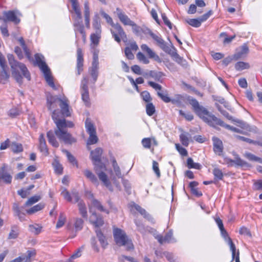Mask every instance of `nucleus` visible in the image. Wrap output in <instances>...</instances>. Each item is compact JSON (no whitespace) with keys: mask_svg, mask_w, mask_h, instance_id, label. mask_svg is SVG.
<instances>
[{"mask_svg":"<svg viewBox=\"0 0 262 262\" xmlns=\"http://www.w3.org/2000/svg\"><path fill=\"white\" fill-rule=\"evenodd\" d=\"M60 113L59 110H54L52 114V118L56 124V128L54 133L52 130H49L47 133V137L49 142L55 147L59 146V143L56 140L54 134L61 141L66 144H72L76 142V139L72 137L71 134L68 132L67 128H72L74 124L71 121H67L65 119L60 118Z\"/></svg>","mask_w":262,"mask_h":262,"instance_id":"nucleus-1","label":"nucleus"},{"mask_svg":"<svg viewBox=\"0 0 262 262\" xmlns=\"http://www.w3.org/2000/svg\"><path fill=\"white\" fill-rule=\"evenodd\" d=\"M188 100L196 115L209 125L215 127V125H219L234 132L244 134L240 129L226 124L220 119L210 113L205 107L201 105L196 99L189 98Z\"/></svg>","mask_w":262,"mask_h":262,"instance_id":"nucleus-2","label":"nucleus"},{"mask_svg":"<svg viewBox=\"0 0 262 262\" xmlns=\"http://www.w3.org/2000/svg\"><path fill=\"white\" fill-rule=\"evenodd\" d=\"M9 64L11 66L12 76L15 78L16 81L20 84L23 82V77L19 73L21 71L23 76L28 80L31 79L30 74L26 67L23 63L16 61L12 54H8L7 56Z\"/></svg>","mask_w":262,"mask_h":262,"instance_id":"nucleus-3","label":"nucleus"},{"mask_svg":"<svg viewBox=\"0 0 262 262\" xmlns=\"http://www.w3.org/2000/svg\"><path fill=\"white\" fill-rule=\"evenodd\" d=\"M35 61L44 74L46 80L49 86L54 89H56L55 85L53 80V77L49 68L43 61L44 57L39 54L35 55Z\"/></svg>","mask_w":262,"mask_h":262,"instance_id":"nucleus-4","label":"nucleus"},{"mask_svg":"<svg viewBox=\"0 0 262 262\" xmlns=\"http://www.w3.org/2000/svg\"><path fill=\"white\" fill-rule=\"evenodd\" d=\"M113 234L115 241L118 246H126V248L128 250L134 248V245L132 241L128 239L123 230L116 228L114 230Z\"/></svg>","mask_w":262,"mask_h":262,"instance_id":"nucleus-5","label":"nucleus"},{"mask_svg":"<svg viewBox=\"0 0 262 262\" xmlns=\"http://www.w3.org/2000/svg\"><path fill=\"white\" fill-rule=\"evenodd\" d=\"M88 83V78L86 77H83L81 82L80 93L82 100L87 106H89L90 104Z\"/></svg>","mask_w":262,"mask_h":262,"instance_id":"nucleus-6","label":"nucleus"},{"mask_svg":"<svg viewBox=\"0 0 262 262\" xmlns=\"http://www.w3.org/2000/svg\"><path fill=\"white\" fill-rule=\"evenodd\" d=\"M113 29H111V33L115 40L118 43L121 41V38L122 39H126V35L124 31L123 28L118 24L113 25Z\"/></svg>","mask_w":262,"mask_h":262,"instance_id":"nucleus-7","label":"nucleus"},{"mask_svg":"<svg viewBox=\"0 0 262 262\" xmlns=\"http://www.w3.org/2000/svg\"><path fill=\"white\" fill-rule=\"evenodd\" d=\"M147 33L156 42L157 45L164 52H169L170 51V47L160 36L154 34L149 29H147Z\"/></svg>","mask_w":262,"mask_h":262,"instance_id":"nucleus-8","label":"nucleus"},{"mask_svg":"<svg viewBox=\"0 0 262 262\" xmlns=\"http://www.w3.org/2000/svg\"><path fill=\"white\" fill-rule=\"evenodd\" d=\"M89 195L92 198L91 205L89 206V210L90 213H92L94 212L93 211V207H94L101 212H104L107 214H109L110 211L103 207L100 202L93 198V195L92 193L89 192Z\"/></svg>","mask_w":262,"mask_h":262,"instance_id":"nucleus-9","label":"nucleus"},{"mask_svg":"<svg viewBox=\"0 0 262 262\" xmlns=\"http://www.w3.org/2000/svg\"><path fill=\"white\" fill-rule=\"evenodd\" d=\"M62 100L57 96L48 95L47 97V106L49 110L52 111L57 107L58 103Z\"/></svg>","mask_w":262,"mask_h":262,"instance_id":"nucleus-10","label":"nucleus"},{"mask_svg":"<svg viewBox=\"0 0 262 262\" xmlns=\"http://www.w3.org/2000/svg\"><path fill=\"white\" fill-rule=\"evenodd\" d=\"M213 149L214 153L218 156H222L224 146L222 141L217 137H213L212 138Z\"/></svg>","mask_w":262,"mask_h":262,"instance_id":"nucleus-11","label":"nucleus"},{"mask_svg":"<svg viewBox=\"0 0 262 262\" xmlns=\"http://www.w3.org/2000/svg\"><path fill=\"white\" fill-rule=\"evenodd\" d=\"M155 237L161 244L166 243H169L176 242L174 238L173 237L172 232L171 231H169L166 233L164 237L160 234H155Z\"/></svg>","mask_w":262,"mask_h":262,"instance_id":"nucleus-12","label":"nucleus"},{"mask_svg":"<svg viewBox=\"0 0 262 262\" xmlns=\"http://www.w3.org/2000/svg\"><path fill=\"white\" fill-rule=\"evenodd\" d=\"M4 17L2 18V20L6 23L7 21H12L15 24H18L20 21V19L17 18L15 13L12 11H4L3 12Z\"/></svg>","mask_w":262,"mask_h":262,"instance_id":"nucleus-13","label":"nucleus"},{"mask_svg":"<svg viewBox=\"0 0 262 262\" xmlns=\"http://www.w3.org/2000/svg\"><path fill=\"white\" fill-rule=\"evenodd\" d=\"M90 222L95 227H100L104 224V221L102 217L94 212L90 217Z\"/></svg>","mask_w":262,"mask_h":262,"instance_id":"nucleus-14","label":"nucleus"},{"mask_svg":"<svg viewBox=\"0 0 262 262\" xmlns=\"http://www.w3.org/2000/svg\"><path fill=\"white\" fill-rule=\"evenodd\" d=\"M134 210L138 211L143 217L149 221L152 222L153 218L149 214L146 210L139 205L135 203L130 205V211L133 212Z\"/></svg>","mask_w":262,"mask_h":262,"instance_id":"nucleus-15","label":"nucleus"},{"mask_svg":"<svg viewBox=\"0 0 262 262\" xmlns=\"http://www.w3.org/2000/svg\"><path fill=\"white\" fill-rule=\"evenodd\" d=\"M99 180L102 182L103 185L106 186L109 190L112 191V185L107 176L104 171H97L96 173Z\"/></svg>","mask_w":262,"mask_h":262,"instance_id":"nucleus-16","label":"nucleus"},{"mask_svg":"<svg viewBox=\"0 0 262 262\" xmlns=\"http://www.w3.org/2000/svg\"><path fill=\"white\" fill-rule=\"evenodd\" d=\"M83 53L81 48H78L77 50V69L78 74L80 75L83 70Z\"/></svg>","mask_w":262,"mask_h":262,"instance_id":"nucleus-17","label":"nucleus"},{"mask_svg":"<svg viewBox=\"0 0 262 262\" xmlns=\"http://www.w3.org/2000/svg\"><path fill=\"white\" fill-rule=\"evenodd\" d=\"M116 11L119 19L124 25L130 26L131 25H133L132 23L134 21L131 20L129 17L122 11L120 9L117 8L116 9Z\"/></svg>","mask_w":262,"mask_h":262,"instance_id":"nucleus-18","label":"nucleus"},{"mask_svg":"<svg viewBox=\"0 0 262 262\" xmlns=\"http://www.w3.org/2000/svg\"><path fill=\"white\" fill-rule=\"evenodd\" d=\"M141 49L146 52L149 57L154 59L155 60L161 62V60L159 56L157 55L150 48L146 45L143 44L141 46Z\"/></svg>","mask_w":262,"mask_h":262,"instance_id":"nucleus-19","label":"nucleus"},{"mask_svg":"<svg viewBox=\"0 0 262 262\" xmlns=\"http://www.w3.org/2000/svg\"><path fill=\"white\" fill-rule=\"evenodd\" d=\"M61 108V113L63 117H69L71 116V112L69 110L68 101L67 100H62L59 103Z\"/></svg>","mask_w":262,"mask_h":262,"instance_id":"nucleus-20","label":"nucleus"},{"mask_svg":"<svg viewBox=\"0 0 262 262\" xmlns=\"http://www.w3.org/2000/svg\"><path fill=\"white\" fill-rule=\"evenodd\" d=\"M249 51V49L246 45H244L240 47L236 53L233 55V59L237 60L246 55Z\"/></svg>","mask_w":262,"mask_h":262,"instance_id":"nucleus-21","label":"nucleus"},{"mask_svg":"<svg viewBox=\"0 0 262 262\" xmlns=\"http://www.w3.org/2000/svg\"><path fill=\"white\" fill-rule=\"evenodd\" d=\"M221 113L223 115H224L226 118L230 120H232V121L236 122L239 123L238 126L241 127L242 128L245 129L246 130H248L249 128V125L246 123L241 121V120H236L233 119V117L230 116L228 112L226 111H221Z\"/></svg>","mask_w":262,"mask_h":262,"instance_id":"nucleus-22","label":"nucleus"},{"mask_svg":"<svg viewBox=\"0 0 262 262\" xmlns=\"http://www.w3.org/2000/svg\"><path fill=\"white\" fill-rule=\"evenodd\" d=\"M83 173L84 176L93 184L97 186L99 185V183L97 177L91 171L85 169L83 171Z\"/></svg>","mask_w":262,"mask_h":262,"instance_id":"nucleus-23","label":"nucleus"},{"mask_svg":"<svg viewBox=\"0 0 262 262\" xmlns=\"http://www.w3.org/2000/svg\"><path fill=\"white\" fill-rule=\"evenodd\" d=\"M143 76L145 78H148L149 77H152L156 80H159L163 76V73L161 72H156L155 71H149L143 73Z\"/></svg>","mask_w":262,"mask_h":262,"instance_id":"nucleus-24","label":"nucleus"},{"mask_svg":"<svg viewBox=\"0 0 262 262\" xmlns=\"http://www.w3.org/2000/svg\"><path fill=\"white\" fill-rule=\"evenodd\" d=\"M72 3V6L73 11L76 15V19L81 20L82 18V15L79 7V4L77 0H70Z\"/></svg>","mask_w":262,"mask_h":262,"instance_id":"nucleus-25","label":"nucleus"},{"mask_svg":"<svg viewBox=\"0 0 262 262\" xmlns=\"http://www.w3.org/2000/svg\"><path fill=\"white\" fill-rule=\"evenodd\" d=\"M0 70V83L5 84L8 81L10 75L8 73V66L6 67H1Z\"/></svg>","mask_w":262,"mask_h":262,"instance_id":"nucleus-26","label":"nucleus"},{"mask_svg":"<svg viewBox=\"0 0 262 262\" xmlns=\"http://www.w3.org/2000/svg\"><path fill=\"white\" fill-rule=\"evenodd\" d=\"M97 237L101 244V247L105 249L108 245L106 237L102 233L101 231L99 229L96 230Z\"/></svg>","mask_w":262,"mask_h":262,"instance_id":"nucleus-27","label":"nucleus"},{"mask_svg":"<svg viewBox=\"0 0 262 262\" xmlns=\"http://www.w3.org/2000/svg\"><path fill=\"white\" fill-rule=\"evenodd\" d=\"M102 154V149L100 148H97L91 152L92 160L93 162L100 161L101 160V156Z\"/></svg>","mask_w":262,"mask_h":262,"instance_id":"nucleus-28","label":"nucleus"},{"mask_svg":"<svg viewBox=\"0 0 262 262\" xmlns=\"http://www.w3.org/2000/svg\"><path fill=\"white\" fill-rule=\"evenodd\" d=\"M39 149L41 152H44L46 155L48 154V149L46 143V140L43 134H41L39 138Z\"/></svg>","mask_w":262,"mask_h":262,"instance_id":"nucleus-29","label":"nucleus"},{"mask_svg":"<svg viewBox=\"0 0 262 262\" xmlns=\"http://www.w3.org/2000/svg\"><path fill=\"white\" fill-rule=\"evenodd\" d=\"M166 53L170 54L173 58V59L179 64H184V62H185V60H184L175 51L172 50L170 48V51Z\"/></svg>","mask_w":262,"mask_h":262,"instance_id":"nucleus-30","label":"nucleus"},{"mask_svg":"<svg viewBox=\"0 0 262 262\" xmlns=\"http://www.w3.org/2000/svg\"><path fill=\"white\" fill-rule=\"evenodd\" d=\"M19 233V230L18 227L17 226L13 225L11 227L10 232L9 233L8 239H15L18 236Z\"/></svg>","mask_w":262,"mask_h":262,"instance_id":"nucleus-31","label":"nucleus"},{"mask_svg":"<svg viewBox=\"0 0 262 262\" xmlns=\"http://www.w3.org/2000/svg\"><path fill=\"white\" fill-rule=\"evenodd\" d=\"M2 179L6 183H10L11 182L12 177L7 172L5 171L4 168L0 170V180Z\"/></svg>","mask_w":262,"mask_h":262,"instance_id":"nucleus-32","label":"nucleus"},{"mask_svg":"<svg viewBox=\"0 0 262 262\" xmlns=\"http://www.w3.org/2000/svg\"><path fill=\"white\" fill-rule=\"evenodd\" d=\"M11 150L14 153H18L23 151V147L21 144L13 142L10 145Z\"/></svg>","mask_w":262,"mask_h":262,"instance_id":"nucleus-33","label":"nucleus"},{"mask_svg":"<svg viewBox=\"0 0 262 262\" xmlns=\"http://www.w3.org/2000/svg\"><path fill=\"white\" fill-rule=\"evenodd\" d=\"M18 41L20 42V46L23 49V50L25 53V55L26 57L29 59L31 60V54L30 53V51L29 49L27 48L25 41L23 37H20L18 39Z\"/></svg>","mask_w":262,"mask_h":262,"instance_id":"nucleus-34","label":"nucleus"},{"mask_svg":"<svg viewBox=\"0 0 262 262\" xmlns=\"http://www.w3.org/2000/svg\"><path fill=\"white\" fill-rule=\"evenodd\" d=\"M84 6L85 25L87 28H90V10L89 3L88 2H85Z\"/></svg>","mask_w":262,"mask_h":262,"instance_id":"nucleus-35","label":"nucleus"},{"mask_svg":"<svg viewBox=\"0 0 262 262\" xmlns=\"http://www.w3.org/2000/svg\"><path fill=\"white\" fill-rule=\"evenodd\" d=\"M79 213L84 218L87 219V211L85 205L83 201H80L78 204Z\"/></svg>","mask_w":262,"mask_h":262,"instance_id":"nucleus-36","label":"nucleus"},{"mask_svg":"<svg viewBox=\"0 0 262 262\" xmlns=\"http://www.w3.org/2000/svg\"><path fill=\"white\" fill-rule=\"evenodd\" d=\"M45 207V204L41 203H39L37 205L33 206V207L29 209H28L26 210L27 213L29 214H33L38 211L41 210L42 209Z\"/></svg>","mask_w":262,"mask_h":262,"instance_id":"nucleus-37","label":"nucleus"},{"mask_svg":"<svg viewBox=\"0 0 262 262\" xmlns=\"http://www.w3.org/2000/svg\"><path fill=\"white\" fill-rule=\"evenodd\" d=\"M93 164L94 165V170L96 173H97V171L104 172V171L106 170V166L101 160L100 161L93 162Z\"/></svg>","mask_w":262,"mask_h":262,"instance_id":"nucleus-38","label":"nucleus"},{"mask_svg":"<svg viewBox=\"0 0 262 262\" xmlns=\"http://www.w3.org/2000/svg\"><path fill=\"white\" fill-rule=\"evenodd\" d=\"M85 128L86 132L89 134L96 133L95 127L89 119H86L85 121Z\"/></svg>","mask_w":262,"mask_h":262,"instance_id":"nucleus-39","label":"nucleus"},{"mask_svg":"<svg viewBox=\"0 0 262 262\" xmlns=\"http://www.w3.org/2000/svg\"><path fill=\"white\" fill-rule=\"evenodd\" d=\"M212 173L214 177L215 181L222 180L223 178V173L220 169L215 167L212 170Z\"/></svg>","mask_w":262,"mask_h":262,"instance_id":"nucleus-40","label":"nucleus"},{"mask_svg":"<svg viewBox=\"0 0 262 262\" xmlns=\"http://www.w3.org/2000/svg\"><path fill=\"white\" fill-rule=\"evenodd\" d=\"M187 166L188 168L200 169L202 166L198 163H194L192 158H189L187 160Z\"/></svg>","mask_w":262,"mask_h":262,"instance_id":"nucleus-41","label":"nucleus"},{"mask_svg":"<svg viewBox=\"0 0 262 262\" xmlns=\"http://www.w3.org/2000/svg\"><path fill=\"white\" fill-rule=\"evenodd\" d=\"M77 22L75 23V32L76 34L77 32H79L80 34H83L84 31L83 25L82 24V21H79L80 20L76 19Z\"/></svg>","mask_w":262,"mask_h":262,"instance_id":"nucleus-42","label":"nucleus"},{"mask_svg":"<svg viewBox=\"0 0 262 262\" xmlns=\"http://www.w3.org/2000/svg\"><path fill=\"white\" fill-rule=\"evenodd\" d=\"M93 26L94 28L95 29V33L97 34H101V25L100 23V20L98 17H96L94 20L93 23Z\"/></svg>","mask_w":262,"mask_h":262,"instance_id":"nucleus-43","label":"nucleus"},{"mask_svg":"<svg viewBox=\"0 0 262 262\" xmlns=\"http://www.w3.org/2000/svg\"><path fill=\"white\" fill-rule=\"evenodd\" d=\"M62 152L66 155L69 161L71 164H72L73 165H76V166H77V162L75 157L69 151H68L66 149H63L62 150Z\"/></svg>","mask_w":262,"mask_h":262,"instance_id":"nucleus-44","label":"nucleus"},{"mask_svg":"<svg viewBox=\"0 0 262 262\" xmlns=\"http://www.w3.org/2000/svg\"><path fill=\"white\" fill-rule=\"evenodd\" d=\"M41 227L37 224L30 225L29 226V230L30 232L34 234H38L41 231Z\"/></svg>","mask_w":262,"mask_h":262,"instance_id":"nucleus-45","label":"nucleus"},{"mask_svg":"<svg viewBox=\"0 0 262 262\" xmlns=\"http://www.w3.org/2000/svg\"><path fill=\"white\" fill-rule=\"evenodd\" d=\"M13 209L15 212V215L18 217L20 221H22L23 216L25 215V214L21 212L18 204L14 203L13 206Z\"/></svg>","mask_w":262,"mask_h":262,"instance_id":"nucleus-46","label":"nucleus"},{"mask_svg":"<svg viewBox=\"0 0 262 262\" xmlns=\"http://www.w3.org/2000/svg\"><path fill=\"white\" fill-rule=\"evenodd\" d=\"M41 199L39 195H34L31 197L25 203L26 206H31L39 201Z\"/></svg>","mask_w":262,"mask_h":262,"instance_id":"nucleus-47","label":"nucleus"},{"mask_svg":"<svg viewBox=\"0 0 262 262\" xmlns=\"http://www.w3.org/2000/svg\"><path fill=\"white\" fill-rule=\"evenodd\" d=\"M98 67L92 66L90 69L91 75L93 78L94 83H95L97 79L98 75Z\"/></svg>","mask_w":262,"mask_h":262,"instance_id":"nucleus-48","label":"nucleus"},{"mask_svg":"<svg viewBox=\"0 0 262 262\" xmlns=\"http://www.w3.org/2000/svg\"><path fill=\"white\" fill-rule=\"evenodd\" d=\"M188 136V134L185 133L181 134L180 136L182 144L185 146H187L189 144V140Z\"/></svg>","mask_w":262,"mask_h":262,"instance_id":"nucleus-49","label":"nucleus"},{"mask_svg":"<svg viewBox=\"0 0 262 262\" xmlns=\"http://www.w3.org/2000/svg\"><path fill=\"white\" fill-rule=\"evenodd\" d=\"M83 221L81 219L76 218L74 223V227L76 231L81 230L83 227Z\"/></svg>","mask_w":262,"mask_h":262,"instance_id":"nucleus-50","label":"nucleus"},{"mask_svg":"<svg viewBox=\"0 0 262 262\" xmlns=\"http://www.w3.org/2000/svg\"><path fill=\"white\" fill-rule=\"evenodd\" d=\"M113 167L114 168V170L115 172L116 176L118 178L121 177V172L119 166L118 165L117 161L115 159H113Z\"/></svg>","mask_w":262,"mask_h":262,"instance_id":"nucleus-51","label":"nucleus"},{"mask_svg":"<svg viewBox=\"0 0 262 262\" xmlns=\"http://www.w3.org/2000/svg\"><path fill=\"white\" fill-rule=\"evenodd\" d=\"M228 243L230 246V248L231 251H232V260H233L235 257V253H236V248L235 245L232 242V239L230 237H228Z\"/></svg>","mask_w":262,"mask_h":262,"instance_id":"nucleus-52","label":"nucleus"},{"mask_svg":"<svg viewBox=\"0 0 262 262\" xmlns=\"http://www.w3.org/2000/svg\"><path fill=\"white\" fill-rule=\"evenodd\" d=\"M27 255L26 256H24L25 258L24 262H31V258L32 257L35 256L36 254V252L35 250L33 249L31 250L27 251Z\"/></svg>","mask_w":262,"mask_h":262,"instance_id":"nucleus-53","label":"nucleus"},{"mask_svg":"<svg viewBox=\"0 0 262 262\" xmlns=\"http://www.w3.org/2000/svg\"><path fill=\"white\" fill-rule=\"evenodd\" d=\"M146 111L147 114L151 116L155 112V107L152 103H148L146 106Z\"/></svg>","mask_w":262,"mask_h":262,"instance_id":"nucleus-54","label":"nucleus"},{"mask_svg":"<svg viewBox=\"0 0 262 262\" xmlns=\"http://www.w3.org/2000/svg\"><path fill=\"white\" fill-rule=\"evenodd\" d=\"M89 138L88 140V144L92 145L94 144L97 143L98 141V138L96 136V134H89Z\"/></svg>","mask_w":262,"mask_h":262,"instance_id":"nucleus-55","label":"nucleus"},{"mask_svg":"<svg viewBox=\"0 0 262 262\" xmlns=\"http://www.w3.org/2000/svg\"><path fill=\"white\" fill-rule=\"evenodd\" d=\"M249 67V66L248 63L242 61L238 62L235 65V68L237 70H242L248 69Z\"/></svg>","mask_w":262,"mask_h":262,"instance_id":"nucleus-56","label":"nucleus"},{"mask_svg":"<svg viewBox=\"0 0 262 262\" xmlns=\"http://www.w3.org/2000/svg\"><path fill=\"white\" fill-rule=\"evenodd\" d=\"M100 34H101L95 33L91 35V40L95 46L98 45L99 39L100 38Z\"/></svg>","mask_w":262,"mask_h":262,"instance_id":"nucleus-57","label":"nucleus"},{"mask_svg":"<svg viewBox=\"0 0 262 262\" xmlns=\"http://www.w3.org/2000/svg\"><path fill=\"white\" fill-rule=\"evenodd\" d=\"M66 217L63 213L60 214L58 222L56 224V228L61 227L66 222Z\"/></svg>","mask_w":262,"mask_h":262,"instance_id":"nucleus-58","label":"nucleus"},{"mask_svg":"<svg viewBox=\"0 0 262 262\" xmlns=\"http://www.w3.org/2000/svg\"><path fill=\"white\" fill-rule=\"evenodd\" d=\"M55 172L60 174L62 173L63 168L62 165L57 161H55L53 163Z\"/></svg>","mask_w":262,"mask_h":262,"instance_id":"nucleus-59","label":"nucleus"},{"mask_svg":"<svg viewBox=\"0 0 262 262\" xmlns=\"http://www.w3.org/2000/svg\"><path fill=\"white\" fill-rule=\"evenodd\" d=\"M152 169L157 178H159L161 177V173L159 167V163L156 161H152Z\"/></svg>","mask_w":262,"mask_h":262,"instance_id":"nucleus-60","label":"nucleus"},{"mask_svg":"<svg viewBox=\"0 0 262 262\" xmlns=\"http://www.w3.org/2000/svg\"><path fill=\"white\" fill-rule=\"evenodd\" d=\"M186 21L190 26L194 27H199L201 26L200 21L197 19H189L186 20Z\"/></svg>","mask_w":262,"mask_h":262,"instance_id":"nucleus-61","label":"nucleus"},{"mask_svg":"<svg viewBox=\"0 0 262 262\" xmlns=\"http://www.w3.org/2000/svg\"><path fill=\"white\" fill-rule=\"evenodd\" d=\"M82 247L77 249V251L73 253L71 256L68 259V262H72L74 259L79 257L81 255Z\"/></svg>","mask_w":262,"mask_h":262,"instance_id":"nucleus-62","label":"nucleus"},{"mask_svg":"<svg viewBox=\"0 0 262 262\" xmlns=\"http://www.w3.org/2000/svg\"><path fill=\"white\" fill-rule=\"evenodd\" d=\"M137 58L140 61L142 62L144 64H148L149 62V60L141 52H139L137 54Z\"/></svg>","mask_w":262,"mask_h":262,"instance_id":"nucleus-63","label":"nucleus"},{"mask_svg":"<svg viewBox=\"0 0 262 262\" xmlns=\"http://www.w3.org/2000/svg\"><path fill=\"white\" fill-rule=\"evenodd\" d=\"M141 96L143 100L146 102H149L151 100L149 93L146 91L142 92L141 93Z\"/></svg>","mask_w":262,"mask_h":262,"instance_id":"nucleus-64","label":"nucleus"}]
</instances>
